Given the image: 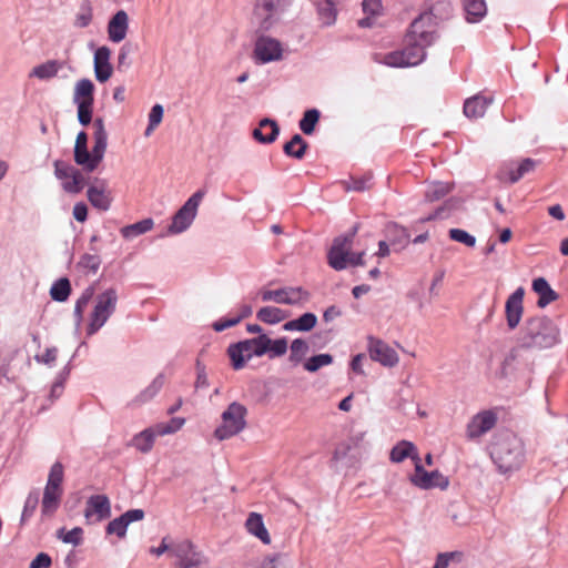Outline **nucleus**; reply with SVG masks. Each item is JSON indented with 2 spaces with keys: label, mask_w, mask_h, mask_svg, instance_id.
I'll return each mask as SVG.
<instances>
[{
  "label": "nucleus",
  "mask_w": 568,
  "mask_h": 568,
  "mask_svg": "<svg viewBox=\"0 0 568 568\" xmlns=\"http://www.w3.org/2000/svg\"><path fill=\"white\" fill-rule=\"evenodd\" d=\"M437 21L433 12L420 13L405 36V47L383 57L381 63L392 68H408L420 64L426 59V48L437 39Z\"/></svg>",
  "instance_id": "nucleus-1"
},
{
  "label": "nucleus",
  "mask_w": 568,
  "mask_h": 568,
  "mask_svg": "<svg viewBox=\"0 0 568 568\" xmlns=\"http://www.w3.org/2000/svg\"><path fill=\"white\" fill-rule=\"evenodd\" d=\"M560 343L558 325L545 315L526 320L519 336V347L525 349H547Z\"/></svg>",
  "instance_id": "nucleus-2"
},
{
  "label": "nucleus",
  "mask_w": 568,
  "mask_h": 568,
  "mask_svg": "<svg viewBox=\"0 0 568 568\" xmlns=\"http://www.w3.org/2000/svg\"><path fill=\"white\" fill-rule=\"evenodd\" d=\"M490 457L500 473L517 470L525 460L523 440L509 430L498 433L490 444Z\"/></svg>",
  "instance_id": "nucleus-3"
},
{
  "label": "nucleus",
  "mask_w": 568,
  "mask_h": 568,
  "mask_svg": "<svg viewBox=\"0 0 568 568\" xmlns=\"http://www.w3.org/2000/svg\"><path fill=\"white\" fill-rule=\"evenodd\" d=\"M354 226L347 234L339 235L334 239L333 244L327 253L328 265L335 271L345 270L348 266L364 265V252L352 253V244L357 232Z\"/></svg>",
  "instance_id": "nucleus-4"
},
{
  "label": "nucleus",
  "mask_w": 568,
  "mask_h": 568,
  "mask_svg": "<svg viewBox=\"0 0 568 568\" xmlns=\"http://www.w3.org/2000/svg\"><path fill=\"white\" fill-rule=\"evenodd\" d=\"M119 296L114 287H109L94 297L93 308L89 316L87 334L94 335L100 331L115 313Z\"/></svg>",
  "instance_id": "nucleus-5"
},
{
  "label": "nucleus",
  "mask_w": 568,
  "mask_h": 568,
  "mask_svg": "<svg viewBox=\"0 0 568 568\" xmlns=\"http://www.w3.org/2000/svg\"><path fill=\"white\" fill-rule=\"evenodd\" d=\"M246 407L239 403H231L221 415V425L214 430V436L219 440L229 439L240 434L246 426Z\"/></svg>",
  "instance_id": "nucleus-6"
},
{
  "label": "nucleus",
  "mask_w": 568,
  "mask_h": 568,
  "mask_svg": "<svg viewBox=\"0 0 568 568\" xmlns=\"http://www.w3.org/2000/svg\"><path fill=\"white\" fill-rule=\"evenodd\" d=\"M268 336L261 334L257 337L244 339L236 344L230 345L227 353L235 369L244 367L245 363L252 357H261L266 354V345Z\"/></svg>",
  "instance_id": "nucleus-7"
},
{
  "label": "nucleus",
  "mask_w": 568,
  "mask_h": 568,
  "mask_svg": "<svg viewBox=\"0 0 568 568\" xmlns=\"http://www.w3.org/2000/svg\"><path fill=\"white\" fill-rule=\"evenodd\" d=\"M288 7L287 0H255L252 21L261 31L271 30Z\"/></svg>",
  "instance_id": "nucleus-8"
},
{
  "label": "nucleus",
  "mask_w": 568,
  "mask_h": 568,
  "mask_svg": "<svg viewBox=\"0 0 568 568\" xmlns=\"http://www.w3.org/2000/svg\"><path fill=\"white\" fill-rule=\"evenodd\" d=\"M205 190H197L173 215L165 235H178L185 232L196 217L200 203L205 196Z\"/></svg>",
  "instance_id": "nucleus-9"
},
{
  "label": "nucleus",
  "mask_w": 568,
  "mask_h": 568,
  "mask_svg": "<svg viewBox=\"0 0 568 568\" xmlns=\"http://www.w3.org/2000/svg\"><path fill=\"white\" fill-rule=\"evenodd\" d=\"M258 296L263 302L304 306L311 298L308 291L301 286H284L276 290H261Z\"/></svg>",
  "instance_id": "nucleus-10"
},
{
  "label": "nucleus",
  "mask_w": 568,
  "mask_h": 568,
  "mask_svg": "<svg viewBox=\"0 0 568 568\" xmlns=\"http://www.w3.org/2000/svg\"><path fill=\"white\" fill-rule=\"evenodd\" d=\"M172 555L176 558L179 568H203L207 564L206 557L190 539L172 544Z\"/></svg>",
  "instance_id": "nucleus-11"
},
{
  "label": "nucleus",
  "mask_w": 568,
  "mask_h": 568,
  "mask_svg": "<svg viewBox=\"0 0 568 568\" xmlns=\"http://www.w3.org/2000/svg\"><path fill=\"white\" fill-rule=\"evenodd\" d=\"M283 44L275 38L261 36L256 39L253 57L256 63L266 64L283 59Z\"/></svg>",
  "instance_id": "nucleus-12"
},
{
  "label": "nucleus",
  "mask_w": 568,
  "mask_h": 568,
  "mask_svg": "<svg viewBox=\"0 0 568 568\" xmlns=\"http://www.w3.org/2000/svg\"><path fill=\"white\" fill-rule=\"evenodd\" d=\"M54 175L62 182V189L71 194L80 193L84 187V176L74 166L61 160L54 161Z\"/></svg>",
  "instance_id": "nucleus-13"
},
{
  "label": "nucleus",
  "mask_w": 568,
  "mask_h": 568,
  "mask_svg": "<svg viewBox=\"0 0 568 568\" xmlns=\"http://www.w3.org/2000/svg\"><path fill=\"white\" fill-rule=\"evenodd\" d=\"M367 351L372 361L385 367H394L398 364L399 357L396 351L381 338L368 336Z\"/></svg>",
  "instance_id": "nucleus-14"
},
{
  "label": "nucleus",
  "mask_w": 568,
  "mask_h": 568,
  "mask_svg": "<svg viewBox=\"0 0 568 568\" xmlns=\"http://www.w3.org/2000/svg\"><path fill=\"white\" fill-rule=\"evenodd\" d=\"M87 197L93 207L102 212L109 211L113 201L106 180L98 178L88 187Z\"/></svg>",
  "instance_id": "nucleus-15"
},
{
  "label": "nucleus",
  "mask_w": 568,
  "mask_h": 568,
  "mask_svg": "<svg viewBox=\"0 0 568 568\" xmlns=\"http://www.w3.org/2000/svg\"><path fill=\"white\" fill-rule=\"evenodd\" d=\"M524 296L525 290L523 286H519L506 300L505 318L509 331L516 329L521 322L524 314Z\"/></svg>",
  "instance_id": "nucleus-16"
},
{
  "label": "nucleus",
  "mask_w": 568,
  "mask_h": 568,
  "mask_svg": "<svg viewBox=\"0 0 568 568\" xmlns=\"http://www.w3.org/2000/svg\"><path fill=\"white\" fill-rule=\"evenodd\" d=\"M497 422V416L491 410L476 414L467 425L466 435L469 439L480 438L488 433Z\"/></svg>",
  "instance_id": "nucleus-17"
},
{
  "label": "nucleus",
  "mask_w": 568,
  "mask_h": 568,
  "mask_svg": "<svg viewBox=\"0 0 568 568\" xmlns=\"http://www.w3.org/2000/svg\"><path fill=\"white\" fill-rule=\"evenodd\" d=\"M111 516V504L105 495H92L87 500L84 517L91 520L94 517L95 521H101Z\"/></svg>",
  "instance_id": "nucleus-18"
},
{
  "label": "nucleus",
  "mask_w": 568,
  "mask_h": 568,
  "mask_svg": "<svg viewBox=\"0 0 568 568\" xmlns=\"http://www.w3.org/2000/svg\"><path fill=\"white\" fill-rule=\"evenodd\" d=\"M143 518L144 511L142 509H130L108 524L106 534H114L119 538H124L126 535L128 526L131 523L142 520Z\"/></svg>",
  "instance_id": "nucleus-19"
},
{
  "label": "nucleus",
  "mask_w": 568,
  "mask_h": 568,
  "mask_svg": "<svg viewBox=\"0 0 568 568\" xmlns=\"http://www.w3.org/2000/svg\"><path fill=\"white\" fill-rule=\"evenodd\" d=\"M111 50L106 45L99 47L94 52L93 67L95 79L104 83L106 82L113 72V68L110 63Z\"/></svg>",
  "instance_id": "nucleus-20"
},
{
  "label": "nucleus",
  "mask_w": 568,
  "mask_h": 568,
  "mask_svg": "<svg viewBox=\"0 0 568 568\" xmlns=\"http://www.w3.org/2000/svg\"><path fill=\"white\" fill-rule=\"evenodd\" d=\"M94 133V145L92 148L93 165L99 166L103 160L106 146H108V133L104 128V121L102 118H97L93 122Z\"/></svg>",
  "instance_id": "nucleus-21"
},
{
  "label": "nucleus",
  "mask_w": 568,
  "mask_h": 568,
  "mask_svg": "<svg viewBox=\"0 0 568 568\" xmlns=\"http://www.w3.org/2000/svg\"><path fill=\"white\" fill-rule=\"evenodd\" d=\"M129 30V16L124 10H119L108 23L109 40L119 43L125 39Z\"/></svg>",
  "instance_id": "nucleus-22"
},
{
  "label": "nucleus",
  "mask_w": 568,
  "mask_h": 568,
  "mask_svg": "<svg viewBox=\"0 0 568 568\" xmlns=\"http://www.w3.org/2000/svg\"><path fill=\"white\" fill-rule=\"evenodd\" d=\"M252 134L257 142L262 144H270L277 139L280 134V126L276 121L265 118L260 121L258 126L253 130Z\"/></svg>",
  "instance_id": "nucleus-23"
},
{
  "label": "nucleus",
  "mask_w": 568,
  "mask_h": 568,
  "mask_svg": "<svg viewBox=\"0 0 568 568\" xmlns=\"http://www.w3.org/2000/svg\"><path fill=\"white\" fill-rule=\"evenodd\" d=\"M531 288L538 295L537 306L540 308H545L559 297L544 277L535 278L532 281Z\"/></svg>",
  "instance_id": "nucleus-24"
},
{
  "label": "nucleus",
  "mask_w": 568,
  "mask_h": 568,
  "mask_svg": "<svg viewBox=\"0 0 568 568\" xmlns=\"http://www.w3.org/2000/svg\"><path fill=\"white\" fill-rule=\"evenodd\" d=\"M418 449L414 443L400 440L390 449L389 459L392 463L399 464L407 458L416 460L418 459Z\"/></svg>",
  "instance_id": "nucleus-25"
},
{
  "label": "nucleus",
  "mask_w": 568,
  "mask_h": 568,
  "mask_svg": "<svg viewBox=\"0 0 568 568\" xmlns=\"http://www.w3.org/2000/svg\"><path fill=\"white\" fill-rule=\"evenodd\" d=\"M165 383V376L164 374L160 373L154 377V379L144 388L142 389L132 400V406H140L143 405L151 399H153L159 392L162 389L163 385Z\"/></svg>",
  "instance_id": "nucleus-26"
},
{
  "label": "nucleus",
  "mask_w": 568,
  "mask_h": 568,
  "mask_svg": "<svg viewBox=\"0 0 568 568\" xmlns=\"http://www.w3.org/2000/svg\"><path fill=\"white\" fill-rule=\"evenodd\" d=\"M491 102V98H486L484 95L469 98L464 103V114L469 119L481 118Z\"/></svg>",
  "instance_id": "nucleus-27"
},
{
  "label": "nucleus",
  "mask_w": 568,
  "mask_h": 568,
  "mask_svg": "<svg viewBox=\"0 0 568 568\" xmlns=\"http://www.w3.org/2000/svg\"><path fill=\"white\" fill-rule=\"evenodd\" d=\"M62 488H53L45 486L41 503V513L43 516H52L60 506Z\"/></svg>",
  "instance_id": "nucleus-28"
},
{
  "label": "nucleus",
  "mask_w": 568,
  "mask_h": 568,
  "mask_svg": "<svg viewBox=\"0 0 568 568\" xmlns=\"http://www.w3.org/2000/svg\"><path fill=\"white\" fill-rule=\"evenodd\" d=\"M252 312L253 310L251 305L242 304L235 314L220 318L213 323L212 327L215 332H222L237 325L243 318L248 317Z\"/></svg>",
  "instance_id": "nucleus-29"
},
{
  "label": "nucleus",
  "mask_w": 568,
  "mask_h": 568,
  "mask_svg": "<svg viewBox=\"0 0 568 568\" xmlns=\"http://www.w3.org/2000/svg\"><path fill=\"white\" fill-rule=\"evenodd\" d=\"M338 0H318L317 16L323 27H331L337 19Z\"/></svg>",
  "instance_id": "nucleus-30"
},
{
  "label": "nucleus",
  "mask_w": 568,
  "mask_h": 568,
  "mask_svg": "<svg viewBox=\"0 0 568 568\" xmlns=\"http://www.w3.org/2000/svg\"><path fill=\"white\" fill-rule=\"evenodd\" d=\"M245 526L247 531L258 538L263 544L268 545L271 542L270 534L260 514L251 513L246 519Z\"/></svg>",
  "instance_id": "nucleus-31"
},
{
  "label": "nucleus",
  "mask_w": 568,
  "mask_h": 568,
  "mask_svg": "<svg viewBox=\"0 0 568 568\" xmlns=\"http://www.w3.org/2000/svg\"><path fill=\"white\" fill-rule=\"evenodd\" d=\"M317 324V316L314 313L307 312L302 314L300 317L287 321L283 325V329L286 332H310Z\"/></svg>",
  "instance_id": "nucleus-32"
},
{
  "label": "nucleus",
  "mask_w": 568,
  "mask_h": 568,
  "mask_svg": "<svg viewBox=\"0 0 568 568\" xmlns=\"http://www.w3.org/2000/svg\"><path fill=\"white\" fill-rule=\"evenodd\" d=\"M94 84L90 79H80L74 85L73 103H89L94 102Z\"/></svg>",
  "instance_id": "nucleus-33"
},
{
  "label": "nucleus",
  "mask_w": 568,
  "mask_h": 568,
  "mask_svg": "<svg viewBox=\"0 0 568 568\" xmlns=\"http://www.w3.org/2000/svg\"><path fill=\"white\" fill-rule=\"evenodd\" d=\"M462 2L469 23L479 22L487 13L485 0H462Z\"/></svg>",
  "instance_id": "nucleus-34"
},
{
  "label": "nucleus",
  "mask_w": 568,
  "mask_h": 568,
  "mask_svg": "<svg viewBox=\"0 0 568 568\" xmlns=\"http://www.w3.org/2000/svg\"><path fill=\"white\" fill-rule=\"evenodd\" d=\"M63 68V62L59 60H48L32 69L30 77L39 80H50L57 77L59 71Z\"/></svg>",
  "instance_id": "nucleus-35"
},
{
  "label": "nucleus",
  "mask_w": 568,
  "mask_h": 568,
  "mask_svg": "<svg viewBox=\"0 0 568 568\" xmlns=\"http://www.w3.org/2000/svg\"><path fill=\"white\" fill-rule=\"evenodd\" d=\"M448 485L449 480L446 476H444L439 470H433L424 474L423 477H418L417 487L425 490L432 488L446 489Z\"/></svg>",
  "instance_id": "nucleus-36"
},
{
  "label": "nucleus",
  "mask_w": 568,
  "mask_h": 568,
  "mask_svg": "<svg viewBox=\"0 0 568 568\" xmlns=\"http://www.w3.org/2000/svg\"><path fill=\"white\" fill-rule=\"evenodd\" d=\"M156 436V428L150 427L136 434L131 444L136 450L146 454L152 449Z\"/></svg>",
  "instance_id": "nucleus-37"
},
{
  "label": "nucleus",
  "mask_w": 568,
  "mask_h": 568,
  "mask_svg": "<svg viewBox=\"0 0 568 568\" xmlns=\"http://www.w3.org/2000/svg\"><path fill=\"white\" fill-rule=\"evenodd\" d=\"M256 317L263 323L274 325L286 320L288 313L276 306H264L257 311Z\"/></svg>",
  "instance_id": "nucleus-38"
},
{
  "label": "nucleus",
  "mask_w": 568,
  "mask_h": 568,
  "mask_svg": "<svg viewBox=\"0 0 568 568\" xmlns=\"http://www.w3.org/2000/svg\"><path fill=\"white\" fill-rule=\"evenodd\" d=\"M102 260L101 256L97 253H83L79 261L77 262V268L83 273V274H97L100 266H101Z\"/></svg>",
  "instance_id": "nucleus-39"
},
{
  "label": "nucleus",
  "mask_w": 568,
  "mask_h": 568,
  "mask_svg": "<svg viewBox=\"0 0 568 568\" xmlns=\"http://www.w3.org/2000/svg\"><path fill=\"white\" fill-rule=\"evenodd\" d=\"M95 288L93 285L88 286L77 300L73 311L75 320V328L79 329L83 321V312L89 302L94 297Z\"/></svg>",
  "instance_id": "nucleus-40"
},
{
  "label": "nucleus",
  "mask_w": 568,
  "mask_h": 568,
  "mask_svg": "<svg viewBox=\"0 0 568 568\" xmlns=\"http://www.w3.org/2000/svg\"><path fill=\"white\" fill-rule=\"evenodd\" d=\"M154 226V221L151 217L141 220L136 223L123 226L121 229V234L124 239L131 240L139 235L145 234L151 231Z\"/></svg>",
  "instance_id": "nucleus-41"
},
{
  "label": "nucleus",
  "mask_w": 568,
  "mask_h": 568,
  "mask_svg": "<svg viewBox=\"0 0 568 568\" xmlns=\"http://www.w3.org/2000/svg\"><path fill=\"white\" fill-rule=\"evenodd\" d=\"M453 189V184L442 181H435L427 185L425 199L428 202L439 201L446 196Z\"/></svg>",
  "instance_id": "nucleus-42"
},
{
  "label": "nucleus",
  "mask_w": 568,
  "mask_h": 568,
  "mask_svg": "<svg viewBox=\"0 0 568 568\" xmlns=\"http://www.w3.org/2000/svg\"><path fill=\"white\" fill-rule=\"evenodd\" d=\"M307 143L300 134H294L290 142L285 143L283 151L287 156L301 160L306 152Z\"/></svg>",
  "instance_id": "nucleus-43"
},
{
  "label": "nucleus",
  "mask_w": 568,
  "mask_h": 568,
  "mask_svg": "<svg viewBox=\"0 0 568 568\" xmlns=\"http://www.w3.org/2000/svg\"><path fill=\"white\" fill-rule=\"evenodd\" d=\"M93 19V7L90 0H82L74 17V27L87 28Z\"/></svg>",
  "instance_id": "nucleus-44"
},
{
  "label": "nucleus",
  "mask_w": 568,
  "mask_h": 568,
  "mask_svg": "<svg viewBox=\"0 0 568 568\" xmlns=\"http://www.w3.org/2000/svg\"><path fill=\"white\" fill-rule=\"evenodd\" d=\"M71 293L70 281L67 277L55 281L50 288V296L55 302H65Z\"/></svg>",
  "instance_id": "nucleus-45"
},
{
  "label": "nucleus",
  "mask_w": 568,
  "mask_h": 568,
  "mask_svg": "<svg viewBox=\"0 0 568 568\" xmlns=\"http://www.w3.org/2000/svg\"><path fill=\"white\" fill-rule=\"evenodd\" d=\"M519 358L520 352L518 348H514L509 352V354L504 359L501 366V375L504 377L513 376L520 371V368L518 367Z\"/></svg>",
  "instance_id": "nucleus-46"
},
{
  "label": "nucleus",
  "mask_w": 568,
  "mask_h": 568,
  "mask_svg": "<svg viewBox=\"0 0 568 568\" xmlns=\"http://www.w3.org/2000/svg\"><path fill=\"white\" fill-rule=\"evenodd\" d=\"M333 363V356L331 354H318L307 358L303 366L304 369L310 373H315L324 366H328Z\"/></svg>",
  "instance_id": "nucleus-47"
},
{
  "label": "nucleus",
  "mask_w": 568,
  "mask_h": 568,
  "mask_svg": "<svg viewBox=\"0 0 568 568\" xmlns=\"http://www.w3.org/2000/svg\"><path fill=\"white\" fill-rule=\"evenodd\" d=\"M74 161L81 165L87 172H93L98 166L93 165V155L89 152L88 146H74Z\"/></svg>",
  "instance_id": "nucleus-48"
},
{
  "label": "nucleus",
  "mask_w": 568,
  "mask_h": 568,
  "mask_svg": "<svg viewBox=\"0 0 568 568\" xmlns=\"http://www.w3.org/2000/svg\"><path fill=\"white\" fill-rule=\"evenodd\" d=\"M536 168V161L532 159L523 160L516 169H509L508 179L510 183L518 182L527 173L534 171Z\"/></svg>",
  "instance_id": "nucleus-49"
},
{
  "label": "nucleus",
  "mask_w": 568,
  "mask_h": 568,
  "mask_svg": "<svg viewBox=\"0 0 568 568\" xmlns=\"http://www.w3.org/2000/svg\"><path fill=\"white\" fill-rule=\"evenodd\" d=\"M290 361L294 364L302 362L310 351L308 343L303 338H295L290 346Z\"/></svg>",
  "instance_id": "nucleus-50"
},
{
  "label": "nucleus",
  "mask_w": 568,
  "mask_h": 568,
  "mask_svg": "<svg viewBox=\"0 0 568 568\" xmlns=\"http://www.w3.org/2000/svg\"><path fill=\"white\" fill-rule=\"evenodd\" d=\"M57 538H59L64 544L79 546L83 540V529L81 527H74L71 530L60 528L57 531Z\"/></svg>",
  "instance_id": "nucleus-51"
},
{
  "label": "nucleus",
  "mask_w": 568,
  "mask_h": 568,
  "mask_svg": "<svg viewBox=\"0 0 568 568\" xmlns=\"http://www.w3.org/2000/svg\"><path fill=\"white\" fill-rule=\"evenodd\" d=\"M320 111L317 109L307 110L300 121V129L304 134H312L315 125L320 120Z\"/></svg>",
  "instance_id": "nucleus-52"
},
{
  "label": "nucleus",
  "mask_w": 568,
  "mask_h": 568,
  "mask_svg": "<svg viewBox=\"0 0 568 568\" xmlns=\"http://www.w3.org/2000/svg\"><path fill=\"white\" fill-rule=\"evenodd\" d=\"M63 477H64L63 465L60 462H55L50 468L45 486L53 487V488H62Z\"/></svg>",
  "instance_id": "nucleus-53"
},
{
  "label": "nucleus",
  "mask_w": 568,
  "mask_h": 568,
  "mask_svg": "<svg viewBox=\"0 0 568 568\" xmlns=\"http://www.w3.org/2000/svg\"><path fill=\"white\" fill-rule=\"evenodd\" d=\"M287 352V338L281 337L272 341L268 337V343L266 345V354H268L270 358L280 357L286 354Z\"/></svg>",
  "instance_id": "nucleus-54"
},
{
  "label": "nucleus",
  "mask_w": 568,
  "mask_h": 568,
  "mask_svg": "<svg viewBox=\"0 0 568 568\" xmlns=\"http://www.w3.org/2000/svg\"><path fill=\"white\" fill-rule=\"evenodd\" d=\"M185 419L181 417H173L168 423H159L154 426L159 436L176 433L184 425Z\"/></svg>",
  "instance_id": "nucleus-55"
},
{
  "label": "nucleus",
  "mask_w": 568,
  "mask_h": 568,
  "mask_svg": "<svg viewBox=\"0 0 568 568\" xmlns=\"http://www.w3.org/2000/svg\"><path fill=\"white\" fill-rule=\"evenodd\" d=\"M388 234L394 235V239L392 240V244H399L400 247H404L408 243L409 234L406 229L397 225V224H389L387 226Z\"/></svg>",
  "instance_id": "nucleus-56"
},
{
  "label": "nucleus",
  "mask_w": 568,
  "mask_h": 568,
  "mask_svg": "<svg viewBox=\"0 0 568 568\" xmlns=\"http://www.w3.org/2000/svg\"><path fill=\"white\" fill-rule=\"evenodd\" d=\"M371 176H362V178H351L348 180L342 181L343 187L346 191H357L362 192L369 187Z\"/></svg>",
  "instance_id": "nucleus-57"
},
{
  "label": "nucleus",
  "mask_w": 568,
  "mask_h": 568,
  "mask_svg": "<svg viewBox=\"0 0 568 568\" xmlns=\"http://www.w3.org/2000/svg\"><path fill=\"white\" fill-rule=\"evenodd\" d=\"M449 237L468 247H474L476 245V237L462 229H450Z\"/></svg>",
  "instance_id": "nucleus-58"
},
{
  "label": "nucleus",
  "mask_w": 568,
  "mask_h": 568,
  "mask_svg": "<svg viewBox=\"0 0 568 568\" xmlns=\"http://www.w3.org/2000/svg\"><path fill=\"white\" fill-rule=\"evenodd\" d=\"M38 504H39V493L37 490L30 491L26 499L24 507L22 510V515H21L22 521L29 519L33 515L34 510L38 507Z\"/></svg>",
  "instance_id": "nucleus-59"
},
{
  "label": "nucleus",
  "mask_w": 568,
  "mask_h": 568,
  "mask_svg": "<svg viewBox=\"0 0 568 568\" xmlns=\"http://www.w3.org/2000/svg\"><path fill=\"white\" fill-rule=\"evenodd\" d=\"M75 105L79 123L83 126L89 125L92 121L93 104L82 102Z\"/></svg>",
  "instance_id": "nucleus-60"
},
{
  "label": "nucleus",
  "mask_w": 568,
  "mask_h": 568,
  "mask_svg": "<svg viewBox=\"0 0 568 568\" xmlns=\"http://www.w3.org/2000/svg\"><path fill=\"white\" fill-rule=\"evenodd\" d=\"M58 356V348L57 347H48L42 355H37L36 361L38 363L45 364L50 367H52L55 363Z\"/></svg>",
  "instance_id": "nucleus-61"
},
{
  "label": "nucleus",
  "mask_w": 568,
  "mask_h": 568,
  "mask_svg": "<svg viewBox=\"0 0 568 568\" xmlns=\"http://www.w3.org/2000/svg\"><path fill=\"white\" fill-rule=\"evenodd\" d=\"M363 11L371 17L378 16L382 10V1L381 0H364L362 2Z\"/></svg>",
  "instance_id": "nucleus-62"
},
{
  "label": "nucleus",
  "mask_w": 568,
  "mask_h": 568,
  "mask_svg": "<svg viewBox=\"0 0 568 568\" xmlns=\"http://www.w3.org/2000/svg\"><path fill=\"white\" fill-rule=\"evenodd\" d=\"M457 556H459L458 552H440L437 555L433 568H448L450 561Z\"/></svg>",
  "instance_id": "nucleus-63"
},
{
  "label": "nucleus",
  "mask_w": 568,
  "mask_h": 568,
  "mask_svg": "<svg viewBox=\"0 0 568 568\" xmlns=\"http://www.w3.org/2000/svg\"><path fill=\"white\" fill-rule=\"evenodd\" d=\"M51 558L45 552H40L37 557L31 561L30 568H49L51 566Z\"/></svg>",
  "instance_id": "nucleus-64"
}]
</instances>
